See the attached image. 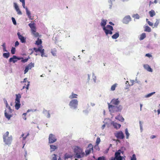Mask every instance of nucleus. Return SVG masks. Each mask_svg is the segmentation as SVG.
I'll list each match as a JSON object with an SVG mask.
<instances>
[{"label": "nucleus", "mask_w": 160, "mask_h": 160, "mask_svg": "<svg viewBox=\"0 0 160 160\" xmlns=\"http://www.w3.org/2000/svg\"><path fill=\"white\" fill-rule=\"evenodd\" d=\"M11 53L12 54H14L16 52V48H15L12 47L11 49Z\"/></svg>", "instance_id": "obj_42"}, {"label": "nucleus", "mask_w": 160, "mask_h": 160, "mask_svg": "<svg viewBox=\"0 0 160 160\" xmlns=\"http://www.w3.org/2000/svg\"><path fill=\"white\" fill-rule=\"evenodd\" d=\"M35 25V23L33 22L32 23H29L28 25L31 28L32 34L35 37H37L39 36V33L37 32H36V30Z\"/></svg>", "instance_id": "obj_6"}, {"label": "nucleus", "mask_w": 160, "mask_h": 160, "mask_svg": "<svg viewBox=\"0 0 160 160\" xmlns=\"http://www.w3.org/2000/svg\"><path fill=\"white\" fill-rule=\"evenodd\" d=\"M19 45V42L18 41H16L15 43V47H17Z\"/></svg>", "instance_id": "obj_56"}, {"label": "nucleus", "mask_w": 160, "mask_h": 160, "mask_svg": "<svg viewBox=\"0 0 160 160\" xmlns=\"http://www.w3.org/2000/svg\"><path fill=\"white\" fill-rule=\"evenodd\" d=\"M52 54V55H53V56H56V53L54 52L53 51H51V52Z\"/></svg>", "instance_id": "obj_63"}, {"label": "nucleus", "mask_w": 160, "mask_h": 160, "mask_svg": "<svg viewBox=\"0 0 160 160\" xmlns=\"http://www.w3.org/2000/svg\"><path fill=\"white\" fill-rule=\"evenodd\" d=\"M22 6L23 8L25 9V8H26L25 7V2L22 3Z\"/></svg>", "instance_id": "obj_60"}, {"label": "nucleus", "mask_w": 160, "mask_h": 160, "mask_svg": "<svg viewBox=\"0 0 160 160\" xmlns=\"http://www.w3.org/2000/svg\"><path fill=\"white\" fill-rule=\"evenodd\" d=\"M10 53L9 52H4L2 54V56L4 58H8L10 56Z\"/></svg>", "instance_id": "obj_27"}, {"label": "nucleus", "mask_w": 160, "mask_h": 160, "mask_svg": "<svg viewBox=\"0 0 160 160\" xmlns=\"http://www.w3.org/2000/svg\"><path fill=\"white\" fill-rule=\"evenodd\" d=\"M109 24H110L109 25H110L111 26H112V25L114 26L115 25L111 21L109 22Z\"/></svg>", "instance_id": "obj_61"}, {"label": "nucleus", "mask_w": 160, "mask_h": 160, "mask_svg": "<svg viewBox=\"0 0 160 160\" xmlns=\"http://www.w3.org/2000/svg\"><path fill=\"white\" fill-rule=\"evenodd\" d=\"M111 124L117 130L120 128L121 127V124L117 122H115L114 121H112L111 123Z\"/></svg>", "instance_id": "obj_16"}, {"label": "nucleus", "mask_w": 160, "mask_h": 160, "mask_svg": "<svg viewBox=\"0 0 160 160\" xmlns=\"http://www.w3.org/2000/svg\"><path fill=\"white\" fill-rule=\"evenodd\" d=\"M115 118L122 122H123L124 121V119L122 116L120 115V114H119Z\"/></svg>", "instance_id": "obj_20"}, {"label": "nucleus", "mask_w": 160, "mask_h": 160, "mask_svg": "<svg viewBox=\"0 0 160 160\" xmlns=\"http://www.w3.org/2000/svg\"><path fill=\"white\" fill-rule=\"evenodd\" d=\"M25 10L26 12V14L28 16V18L30 19H32V16L31 15V13L30 11L29 10L28 8L26 7L25 8Z\"/></svg>", "instance_id": "obj_19"}, {"label": "nucleus", "mask_w": 160, "mask_h": 160, "mask_svg": "<svg viewBox=\"0 0 160 160\" xmlns=\"http://www.w3.org/2000/svg\"><path fill=\"white\" fill-rule=\"evenodd\" d=\"M49 143H52L57 141V139L56 138L54 135L52 134H50L48 138Z\"/></svg>", "instance_id": "obj_9"}, {"label": "nucleus", "mask_w": 160, "mask_h": 160, "mask_svg": "<svg viewBox=\"0 0 160 160\" xmlns=\"http://www.w3.org/2000/svg\"><path fill=\"white\" fill-rule=\"evenodd\" d=\"M8 62L9 63L12 62L13 63H15L17 62L16 56L14 55H13L12 57L9 59Z\"/></svg>", "instance_id": "obj_18"}, {"label": "nucleus", "mask_w": 160, "mask_h": 160, "mask_svg": "<svg viewBox=\"0 0 160 160\" xmlns=\"http://www.w3.org/2000/svg\"><path fill=\"white\" fill-rule=\"evenodd\" d=\"M143 66L144 68L147 71L150 72H152V69L151 68V67L148 64H144L143 65Z\"/></svg>", "instance_id": "obj_17"}, {"label": "nucleus", "mask_w": 160, "mask_h": 160, "mask_svg": "<svg viewBox=\"0 0 160 160\" xmlns=\"http://www.w3.org/2000/svg\"><path fill=\"white\" fill-rule=\"evenodd\" d=\"M150 16L151 17H152L156 15L155 12L153 10H152L149 12Z\"/></svg>", "instance_id": "obj_31"}, {"label": "nucleus", "mask_w": 160, "mask_h": 160, "mask_svg": "<svg viewBox=\"0 0 160 160\" xmlns=\"http://www.w3.org/2000/svg\"><path fill=\"white\" fill-rule=\"evenodd\" d=\"M144 31L148 32H150L151 31V28L149 27L148 25H147L146 26H145L144 27Z\"/></svg>", "instance_id": "obj_32"}, {"label": "nucleus", "mask_w": 160, "mask_h": 160, "mask_svg": "<svg viewBox=\"0 0 160 160\" xmlns=\"http://www.w3.org/2000/svg\"><path fill=\"white\" fill-rule=\"evenodd\" d=\"M109 112L110 113L121 112L122 109L123 107L122 105L114 106L108 103Z\"/></svg>", "instance_id": "obj_3"}, {"label": "nucleus", "mask_w": 160, "mask_h": 160, "mask_svg": "<svg viewBox=\"0 0 160 160\" xmlns=\"http://www.w3.org/2000/svg\"><path fill=\"white\" fill-rule=\"evenodd\" d=\"M155 93V92H152L150 93H148L147 95H146L145 96V97L146 98H148L151 97L152 95H153Z\"/></svg>", "instance_id": "obj_36"}, {"label": "nucleus", "mask_w": 160, "mask_h": 160, "mask_svg": "<svg viewBox=\"0 0 160 160\" xmlns=\"http://www.w3.org/2000/svg\"><path fill=\"white\" fill-rule=\"evenodd\" d=\"M130 160H137L136 156L135 154H134L132 155Z\"/></svg>", "instance_id": "obj_46"}, {"label": "nucleus", "mask_w": 160, "mask_h": 160, "mask_svg": "<svg viewBox=\"0 0 160 160\" xmlns=\"http://www.w3.org/2000/svg\"><path fill=\"white\" fill-rule=\"evenodd\" d=\"M88 148H89V149H86L85 150V152L86 155H89L90 153L92 151H93V146L92 144H89L88 145Z\"/></svg>", "instance_id": "obj_15"}, {"label": "nucleus", "mask_w": 160, "mask_h": 160, "mask_svg": "<svg viewBox=\"0 0 160 160\" xmlns=\"http://www.w3.org/2000/svg\"><path fill=\"white\" fill-rule=\"evenodd\" d=\"M145 56L146 57H148L149 58H150L152 57V56L151 55V54L149 53L146 54Z\"/></svg>", "instance_id": "obj_55"}, {"label": "nucleus", "mask_w": 160, "mask_h": 160, "mask_svg": "<svg viewBox=\"0 0 160 160\" xmlns=\"http://www.w3.org/2000/svg\"><path fill=\"white\" fill-rule=\"evenodd\" d=\"M78 101L76 99H72L69 103L70 108L72 110H76L78 108Z\"/></svg>", "instance_id": "obj_5"}, {"label": "nucleus", "mask_w": 160, "mask_h": 160, "mask_svg": "<svg viewBox=\"0 0 160 160\" xmlns=\"http://www.w3.org/2000/svg\"><path fill=\"white\" fill-rule=\"evenodd\" d=\"M115 136L118 139H122L125 138V136L122 131H119L115 133Z\"/></svg>", "instance_id": "obj_8"}, {"label": "nucleus", "mask_w": 160, "mask_h": 160, "mask_svg": "<svg viewBox=\"0 0 160 160\" xmlns=\"http://www.w3.org/2000/svg\"><path fill=\"white\" fill-rule=\"evenodd\" d=\"M27 82H28V83H27V85H26V84H25V85H26V86H23L22 89H24V88H26L27 90H28L29 87V86L30 85V82L29 81H27Z\"/></svg>", "instance_id": "obj_39"}, {"label": "nucleus", "mask_w": 160, "mask_h": 160, "mask_svg": "<svg viewBox=\"0 0 160 160\" xmlns=\"http://www.w3.org/2000/svg\"><path fill=\"white\" fill-rule=\"evenodd\" d=\"M50 149H52L50 151L51 152H52L55 151L56 149H57L58 148L57 147L56 145H50Z\"/></svg>", "instance_id": "obj_30"}, {"label": "nucleus", "mask_w": 160, "mask_h": 160, "mask_svg": "<svg viewBox=\"0 0 160 160\" xmlns=\"http://www.w3.org/2000/svg\"><path fill=\"white\" fill-rule=\"evenodd\" d=\"M160 21V19H157L156 20V22L155 23L154 25L153 26V27H152V28H157L158 26V25Z\"/></svg>", "instance_id": "obj_34"}, {"label": "nucleus", "mask_w": 160, "mask_h": 160, "mask_svg": "<svg viewBox=\"0 0 160 160\" xmlns=\"http://www.w3.org/2000/svg\"><path fill=\"white\" fill-rule=\"evenodd\" d=\"M135 81H136V82L138 84H140V83H141L140 81L137 80V77L136 78Z\"/></svg>", "instance_id": "obj_62"}, {"label": "nucleus", "mask_w": 160, "mask_h": 160, "mask_svg": "<svg viewBox=\"0 0 160 160\" xmlns=\"http://www.w3.org/2000/svg\"><path fill=\"white\" fill-rule=\"evenodd\" d=\"M147 23L150 26H152V27H153V23L149 21H148Z\"/></svg>", "instance_id": "obj_53"}, {"label": "nucleus", "mask_w": 160, "mask_h": 160, "mask_svg": "<svg viewBox=\"0 0 160 160\" xmlns=\"http://www.w3.org/2000/svg\"><path fill=\"white\" fill-rule=\"evenodd\" d=\"M3 101H4V103L6 105V108L9 106V105H8V103L6 99H5V98L3 99Z\"/></svg>", "instance_id": "obj_49"}, {"label": "nucleus", "mask_w": 160, "mask_h": 160, "mask_svg": "<svg viewBox=\"0 0 160 160\" xmlns=\"http://www.w3.org/2000/svg\"><path fill=\"white\" fill-rule=\"evenodd\" d=\"M73 156L72 155H69L67 153H66L64 155V158L65 160L68 159L69 158H72Z\"/></svg>", "instance_id": "obj_28"}, {"label": "nucleus", "mask_w": 160, "mask_h": 160, "mask_svg": "<svg viewBox=\"0 0 160 160\" xmlns=\"http://www.w3.org/2000/svg\"><path fill=\"white\" fill-rule=\"evenodd\" d=\"M117 83H115L113 85H112L111 87V90L112 91H114L115 90V88L117 87Z\"/></svg>", "instance_id": "obj_41"}, {"label": "nucleus", "mask_w": 160, "mask_h": 160, "mask_svg": "<svg viewBox=\"0 0 160 160\" xmlns=\"http://www.w3.org/2000/svg\"><path fill=\"white\" fill-rule=\"evenodd\" d=\"M146 37V34L145 33H142L140 35L139 38L140 40H143Z\"/></svg>", "instance_id": "obj_33"}, {"label": "nucleus", "mask_w": 160, "mask_h": 160, "mask_svg": "<svg viewBox=\"0 0 160 160\" xmlns=\"http://www.w3.org/2000/svg\"><path fill=\"white\" fill-rule=\"evenodd\" d=\"M107 20L106 19H102L100 23V25L102 27L103 30L104 31L106 36L108 35H112L113 33L112 31L114 29L112 26L107 24Z\"/></svg>", "instance_id": "obj_1"}, {"label": "nucleus", "mask_w": 160, "mask_h": 160, "mask_svg": "<svg viewBox=\"0 0 160 160\" xmlns=\"http://www.w3.org/2000/svg\"><path fill=\"white\" fill-rule=\"evenodd\" d=\"M11 19L13 24L14 25H16L17 24V22L15 18L13 17H12Z\"/></svg>", "instance_id": "obj_48"}, {"label": "nucleus", "mask_w": 160, "mask_h": 160, "mask_svg": "<svg viewBox=\"0 0 160 160\" xmlns=\"http://www.w3.org/2000/svg\"><path fill=\"white\" fill-rule=\"evenodd\" d=\"M7 108L9 110V113H12L13 110L11 108V107H10V106H9L8 107H7Z\"/></svg>", "instance_id": "obj_50"}, {"label": "nucleus", "mask_w": 160, "mask_h": 160, "mask_svg": "<svg viewBox=\"0 0 160 160\" xmlns=\"http://www.w3.org/2000/svg\"><path fill=\"white\" fill-rule=\"evenodd\" d=\"M125 133L126 135V138L127 139H128L130 134L128 132V128H126L125 130Z\"/></svg>", "instance_id": "obj_37"}, {"label": "nucleus", "mask_w": 160, "mask_h": 160, "mask_svg": "<svg viewBox=\"0 0 160 160\" xmlns=\"http://www.w3.org/2000/svg\"><path fill=\"white\" fill-rule=\"evenodd\" d=\"M34 67V63L32 62L30 63L28 65L26 66L24 70V74H26L30 69Z\"/></svg>", "instance_id": "obj_10"}, {"label": "nucleus", "mask_w": 160, "mask_h": 160, "mask_svg": "<svg viewBox=\"0 0 160 160\" xmlns=\"http://www.w3.org/2000/svg\"><path fill=\"white\" fill-rule=\"evenodd\" d=\"M53 155L54 156V157L52 158V160H57V158L56 157V154H54Z\"/></svg>", "instance_id": "obj_57"}, {"label": "nucleus", "mask_w": 160, "mask_h": 160, "mask_svg": "<svg viewBox=\"0 0 160 160\" xmlns=\"http://www.w3.org/2000/svg\"><path fill=\"white\" fill-rule=\"evenodd\" d=\"M42 47L41 46L40 49L39 50V52H40L41 54H44V50L43 49H42Z\"/></svg>", "instance_id": "obj_45"}, {"label": "nucleus", "mask_w": 160, "mask_h": 160, "mask_svg": "<svg viewBox=\"0 0 160 160\" xmlns=\"http://www.w3.org/2000/svg\"><path fill=\"white\" fill-rule=\"evenodd\" d=\"M100 141L101 140L100 138L99 137H98L96 139V145H97V146H96L95 147H98V145L99 144Z\"/></svg>", "instance_id": "obj_38"}, {"label": "nucleus", "mask_w": 160, "mask_h": 160, "mask_svg": "<svg viewBox=\"0 0 160 160\" xmlns=\"http://www.w3.org/2000/svg\"><path fill=\"white\" fill-rule=\"evenodd\" d=\"M42 41L41 39L38 38L37 39L36 41L35 44L38 46H42Z\"/></svg>", "instance_id": "obj_26"}, {"label": "nucleus", "mask_w": 160, "mask_h": 160, "mask_svg": "<svg viewBox=\"0 0 160 160\" xmlns=\"http://www.w3.org/2000/svg\"><path fill=\"white\" fill-rule=\"evenodd\" d=\"M97 160H107L105 157L102 156L98 158Z\"/></svg>", "instance_id": "obj_43"}, {"label": "nucleus", "mask_w": 160, "mask_h": 160, "mask_svg": "<svg viewBox=\"0 0 160 160\" xmlns=\"http://www.w3.org/2000/svg\"><path fill=\"white\" fill-rule=\"evenodd\" d=\"M17 35L18 39L22 43H25L26 42V38L21 34L19 32H17Z\"/></svg>", "instance_id": "obj_11"}, {"label": "nucleus", "mask_w": 160, "mask_h": 160, "mask_svg": "<svg viewBox=\"0 0 160 160\" xmlns=\"http://www.w3.org/2000/svg\"><path fill=\"white\" fill-rule=\"evenodd\" d=\"M132 18L129 15L125 16L122 20V22L125 24H128L129 22L131 21Z\"/></svg>", "instance_id": "obj_12"}, {"label": "nucleus", "mask_w": 160, "mask_h": 160, "mask_svg": "<svg viewBox=\"0 0 160 160\" xmlns=\"http://www.w3.org/2000/svg\"><path fill=\"white\" fill-rule=\"evenodd\" d=\"M29 133H28L26 136L24 137L23 138V140H25L26 139V138H27V137L29 136Z\"/></svg>", "instance_id": "obj_58"}, {"label": "nucleus", "mask_w": 160, "mask_h": 160, "mask_svg": "<svg viewBox=\"0 0 160 160\" xmlns=\"http://www.w3.org/2000/svg\"><path fill=\"white\" fill-rule=\"evenodd\" d=\"M41 46L38 48H34L33 49V50L36 52H39V50L40 49Z\"/></svg>", "instance_id": "obj_44"}, {"label": "nucleus", "mask_w": 160, "mask_h": 160, "mask_svg": "<svg viewBox=\"0 0 160 160\" xmlns=\"http://www.w3.org/2000/svg\"><path fill=\"white\" fill-rule=\"evenodd\" d=\"M15 107L16 109L18 110L20 108L21 104L20 103V101H16L15 102Z\"/></svg>", "instance_id": "obj_21"}, {"label": "nucleus", "mask_w": 160, "mask_h": 160, "mask_svg": "<svg viewBox=\"0 0 160 160\" xmlns=\"http://www.w3.org/2000/svg\"><path fill=\"white\" fill-rule=\"evenodd\" d=\"M74 155V158H80L83 157L85 153L83 152L82 149L79 147L76 146L73 149Z\"/></svg>", "instance_id": "obj_2"}, {"label": "nucleus", "mask_w": 160, "mask_h": 160, "mask_svg": "<svg viewBox=\"0 0 160 160\" xmlns=\"http://www.w3.org/2000/svg\"><path fill=\"white\" fill-rule=\"evenodd\" d=\"M13 7L18 15H22V13L20 10L19 6L16 2L13 3Z\"/></svg>", "instance_id": "obj_13"}, {"label": "nucleus", "mask_w": 160, "mask_h": 160, "mask_svg": "<svg viewBox=\"0 0 160 160\" xmlns=\"http://www.w3.org/2000/svg\"><path fill=\"white\" fill-rule=\"evenodd\" d=\"M82 112L85 115H88L89 113V111L87 109H86L83 110Z\"/></svg>", "instance_id": "obj_51"}, {"label": "nucleus", "mask_w": 160, "mask_h": 160, "mask_svg": "<svg viewBox=\"0 0 160 160\" xmlns=\"http://www.w3.org/2000/svg\"><path fill=\"white\" fill-rule=\"evenodd\" d=\"M122 151H123V153H124V151H125L126 150V148L125 147H122L120 149Z\"/></svg>", "instance_id": "obj_54"}, {"label": "nucleus", "mask_w": 160, "mask_h": 160, "mask_svg": "<svg viewBox=\"0 0 160 160\" xmlns=\"http://www.w3.org/2000/svg\"><path fill=\"white\" fill-rule=\"evenodd\" d=\"M30 58V57L28 56V57L27 58H25L24 59L23 58L22 60H21V62L22 63H25L27 62L28 59Z\"/></svg>", "instance_id": "obj_35"}, {"label": "nucleus", "mask_w": 160, "mask_h": 160, "mask_svg": "<svg viewBox=\"0 0 160 160\" xmlns=\"http://www.w3.org/2000/svg\"><path fill=\"white\" fill-rule=\"evenodd\" d=\"M16 60L17 62L18 60H22L23 58L22 57H18L16 56Z\"/></svg>", "instance_id": "obj_52"}, {"label": "nucleus", "mask_w": 160, "mask_h": 160, "mask_svg": "<svg viewBox=\"0 0 160 160\" xmlns=\"http://www.w3.org/2000/svg\"><path fill=\"white\" fill-rule=\"evenodd\" d=\"M16 98L15 99V101H20V98H21V95L18 93V94H16L15 95Z\"/></svg>", "instance_id": "obj_29"}, {"label": "nucleus", "mask_w": 160, "mask_h": 160, "mask_svg": "<svg viewBox=\"0 0 160 160\" xmlns=\"http://www.w3.org/2000/svg\"><path fill=\"white\" fill-rule=\"evenodd\" d=\"M120 102V101L119 100L118 98H113L111 100L110 103H112V105L114 106H118Z\"/></svg>", "instance_id": "obj_14"}, {"label": "nucleus", "mask_w": 160, "mask_h": 160, "mask_svg": "<svg viewBox=\"0 0 160 160\" xmlns=\"http://www.w3.org/2000/svg\"><path fill=\"white\" fill-rule=\"evenodd\" d=\"M93 79L95 82H96V77L95 76H94V77H93Z\"/></svg>", "instance_id": "obj_64"}, {"label": "nucleus", "mask_w": 160, "mask_h": 160, "mask_svg": "<svg viewBox=\"0 0 160 160\" xmlns=\"http://www.w3.org/2000/svg\"><path fill=\"white\" fill-rule=\"evenodd\" d=\"M156 136L152 135H151L150 136V138L152 139H154V138H156Z\"/></svg>", "instance_id": "obj_59"}, {"label": "nucleus", "mask_w": 160, "mask_h": 160, "mask_svg": "<svg viewBox=\"0 0 160 160\" xmlns=\"http://www.w3.org/2000/svg\"><path fill=\"white\" fill-rule=\"evenodd\" d=\"M4 115L8 120H10L11 118L12 117V115L9 114L7 112L6 110L4 111Z\"/></svg>", "instance_id": "obj_22"}, {"label": "nucleus", "mask_w": 160, "mask_h": 160, "mask_svg": "<svg viewBox=\"0 0 160 160\" xmlns=\"http://www.w3.org/2000/svg\"><path fill=\"white\" fill-rule=\"evenodd\" d=\"M119 32H116L113 35H112V38L113 39H116L118 37H119Z\"/></svg>", "instance_id": "obj_23"}, {"label": "nucleus", "mask_w": 160, "mask_h": 160, "mask_svg": "<svg viewBox=\"0 0 160 160\" xmlns=\"http://www.w3.org/2000/svg\"><path fill=\"white\" fill-rule=\"evenodd\" d=\"M49 111H48V110L45 109L44 108L43 109V113L45 115L46 114V113H47L48 114H47V115L46 116V117L48 118H50V117H51V115L49 112Z\"/></svg>", "instance_id": "obj_25"}, {"label": "nucleus", "mask_w": 160, "mask_h": 160, "mask_svg": "<svg viewBox=\"0 0 160 160\" xmlns=\"http://www.w3.org/2000/svg\"><path fill=\"white\" fill-rule=\"evenodd\" d=\"M110 160H121L120 159H119V158H116L115 156H114V157H112L110 159Z\"/></svg>", "instance_id": "obj_47"}, {"label": "nucleus", "mask_w": 160, "mask_h": 160, "mask_svg": "<svg viewBox=\"0 0 160 160\" xmlns=\"http://www.w3.org/2000/svg\"><path fill=\"white\" fill-rule=\"evenodd\" d=\"M3 47V51L4 52H8V50L6 49V43L4 42L1 45Z\"/></svg>", "instance_id": "obj_40"}, {"label": "nucleus", "mask_w": 160, "mask_h": 160, "mask_svg": "<svg viewBox=\"0 0 160 160\" xmlns=\"http://www.w3.org/2000/svg\"><path fill=\"white\" fill-rule=\"evenodd\" d=\"M121 154H122L123 155L124 153L123 151H122L120 149H119L118 151H117L115 153L114 156H115L116 158H119L121 160L123 159L124 157L123 156H121ZM124 157L125 158V156H124Z\"/></svg>", "instance_id": "obj_7"}, {"label": "nucleus", "mask_w": 160, "mask_h": 160, "mask_svg": "<svg viewBox=\"0 0 160 160\" xmlns=\"http://www.w3.org/2000/svg\"><path fill=\"white\" fill-rule=\"evenodd\" d=\"M78 95L74 93L73 92H72L71 94L70 95L69 97V98L70 99H72L74 98H77Z\"/></svg>", "instance_id": "obj_24"}, {"label": "nucleus", "mask_w": 160, "mask_h": 160, "mask_svg": "<svg viewBox=\"0 0 160 160\" xmlns=\"http://www.w3.org/2000/svg\"><path fill=\"white\" fill-rule=\"evenodd\" d=\"M9 134V132L7 131L3 135V142L5 145H8V146H9L11 145L12 139V136H8Z\"/></svg>", "instance_id": "obj_4"}]
</instances>
